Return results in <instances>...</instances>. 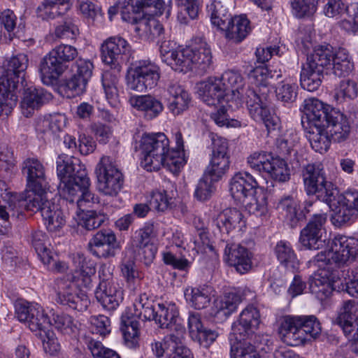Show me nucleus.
Instances as JSON below:
<instances>
[{"instance_id":"f257e3e1","label":"nucleus","mask_w":358,"mask_h":358,"mask_svg":"<svg viewBox=\"0 0 358 358\" xmlns=\"http://www.w3.org/2000/svg\"><path fill=\"white\" fill-rule=\"evenodd\" d=\"M220 78L229 93V107L236 110L246 103L250 115L256 122H262L268 131L275 130L280 127V119L271 113L268 108L267 89H245V80L241 74L236 71L229 70L223 73Z\"/></svg>"},{"instance_id":"f03ea898","label":"nucleus","mask_w":358,"mask_h":358,"mask_svg":"<svg viewBox=\"0 0 358 358\" xmlns=\"http://www.w3.org/2000/svg\"><path fill=\"white\" fill-rule=\"evenodd\" d=\"M57 176L60 180L59 188L64 199L69 203L76 201L78 208L90 207L98 202L90 190V182L87 171L77 158L60 155L57 160Z\"/></svg>"},{"instance_id":"7ed1b4c3","label":"nucleus","mask_w":358,"mask_h":358,"mask_svg":"<svg viewBox=\"0 0 358 358\" xmlns=\"http://www.w3.org/2000/svg\"><path fill=\"white\" fill-rule=\"evenodd\" d=\"M141 165L148 171H158L162 166L178 172L185 164L180 157L169 155V141L164 133L145 134L141 139Z\"/></svg>"},{"instance_id":"20e7f679","label":"nucleus","mask_w":358,"mask_h":358,"mask_svg":"<svg viewBox=\"0 0 358 358\" xmlns=\"http://www.w3.org/2000/svg\"><path fill=\"white\" fill-rule=\"evenodd\" d=\"M304 103L308 117L312 121L321 120L332 141L341 143L349 137L351 126L346 115L317 99H306Z\"/></svg>"},{"instance_id":"39448f33","label":"nucleus","mask_w":358,"mask_h":358,"mask_svg":"<svg viewBox=\"0 0 358 358\" xmlns=\"http://www.w3.org/2000/svg\"><path fill=\"white\" fill-rule=\"evenodd\" d=\"M279 331L287 345L299 346L317 338L321 333V324L314 315L286 316Z\"/></svg>"},{"instance_id":"423d86ee","label":"nucleus","mask_w":358,"mask_h":358,"mask_svg":"<svg viewBox=\"0 0 358 358\" xmlns=\"http://www.w3.org/2000/svg\"><path fill=\"white\" fill-rule=\"evenodd\" d=\"M78 55V50L71 45L60 44L52 48L39 64V73L43 83L48 86L54 85Z\"/></svg>"},{"instance_id":"0eeeda50","label":"nucleus","mask_w":358,"mask_h":358,"mask_svg":"<svg viewBox=\"0 0 358 358\" xmlns=\"http://www.w3.org/2000/svg\"><path fill=\"white\" fill-rule=\"evenodd\" d=\"M259 310L254 306H248L241 313L238 319L231 326L229 334L231 350L234 348L245 350L248 346L255 347L258 342L255 332L260 324Z\"/></svg>"},{"instance_id":"6e6552de","label":"nucleus","mask_w":358,"mask_h":358,"mask_svg":"<svg viewBox=\"0 0 358 358\" xmlns=\"http://www.w3.org/2000/svg\"><path fill=\"white\" fill-rule=\"evenodd\" d=\"M302 177L306 193L308 196H315L318 200L331 208L336 200L338 191L335 185L327 178L321 165H306L303 169Z\"/></svg>"},{"instance_id":"1a4fd4ad","label":"nucleus","mask_w":358,"mask_h":358,"mask_svg":"<svg viewBox=\"0 0 358 358\" xmlns=\"http://www.w3.org/2000/svg\"><path fill=\"white\" fill-rule=\"evenodd\" d=\"M316 258L317 262L334 264L338 268H348L358 262V238L337 234L331 240L328 252L319 253Z\"/></svg>"},{"instance_id":"9d476101","label":"nucleus","mask_w":358,"mask_h":358,"mask_svg":"<svg viewBox=\"0 0 358 358\" xmlns=\"http://www.w3.org/2000/svg\"><path fill=\"white\" fill-rule=\"evenodd\" d=\"M22 172L27 178L25 202L36 203L49 189L45 166L38 159L28 158L22 164Z\"/></svg>"},{"instance_id":"9b49d317","label":"nucleus","mask_w":358,"mask_h":358,"mask_svg":"<svg viewBox=\"0 0 358 358\" xmlns=\"http://www.w3.org/2000/svg\"><path fill=\"white\" fill-rule=\"evenodd\" d=\"M161 76L158 65L149 59L135 62L127 71V86L130 90L145 92L157 85Z\"/></svg>"},{"instance_id":"f8f14e48","label":"nucleus","mask_w":358,"mask_h":358,"mask_svg":"<svg viewBox=\"0 0 358 358\" xmlns=\"http://www.w3.org/2000/svg\"><path fill=\"white\" fill-rule=\"evenodd\" d=\"M28 57L25 54H18L10 57L0 69V91L8 96L14 95L18 100L17 90L19 83H25V71L28 66Z\"/></svg>"},{"instance_id":"ddd939ff","label":"nucleus","mask_w":358,"mask_h":358,"mask_svg":"<svg viewBox=\"0 0 358 358\" xmlns=\"http://www.w3.org/2000/svg\"><path fill=\"white\" fill-rule=\"evenodd\" d=\"M97 189L103 194L115 196L123 187L124 177L109 157H102L95 168Z\"/></svg>"},{"instance_id":"4468645a","label":"nucleus","mask_w":358,"mask_h":358,"mask_svg":"<svg viewBox=\"0 0 358 358\" xmlns=\"http://www.w3.org/2000/svg\"><path fill=\"white\" fill-rule=\"evenodd\" d=\"M14 306L15 316L20 322L24 323L32 331H45L50 322L41 305L19 299Z\"/></svg>"},{"instance_id":"2eb2a0df","label":"nucleus","mask_w":358,"mask_h":358,"mask_svg":"<svg viewBox=\"0 0 358 358\" xmlns=\"http://www.w3.org/2000/svg\"><path fill=\"white\" fill-rule=\"evenodd\" d=\"M93 69V63L90 59L79 58L71 66L73 75L62 85L68 98L80 96L86 91Z\"/></svg>"},{"instance_id":"dca6fc26","label":"nucleus","mask_w":358,"mask_h":358,"mask_svg":"<svg viewBox=\"0 0 358 358\" xmlns=\"http://www.w3.org/2000/svg\"><path fill=\"white\" fill-rule=\"evenodd\" d=\"M164 5L163 0H124L118 7L124 21L136 22L145 15H162Z\"/></svg>"},{"instance_id":"f3484780","label":"nucleus","mask_w":358,"mask_h":358,"mask_svg":"<svg viewBox=\"0 0 358 358\" xmlns=\"http://www.w3.org/2000/svg\"><path fill=\"white\" fill-rule=\"evenodd\" d=\"M37 203L25 202L27 210L40 211L44 224L49 231L55 232L59 230L65 224V217L58 204L51 201L48 194L37 199Z\"/></svg>"},{"instance_id":"a211bd4d","label":"nucleus","mask_w":358,"mask_h":358,"mask_svg":"<svg viewBox=\"0 0 358 358\" xmlns=\"http://www.w3.org/2000/svg\"><path fill=\"white\" fill-rule=\"evenodd\" d=\"M55 289L57 294L56 301L73 310L84 311L90 305L86 294L78 291L74 284L64 279H57Z\"/></svg>"},{"instance_id":"6ab92c4d","label":"nucleus","mask_w":358,"mask_h":358,"mask_svg":"<svg viewBox=\"0 0 358 358\" xmlns=\"http://www.w3.org/2000/svg\"><path fill=\"white\" fill-rule=\"evenodd\" d=\"M327 218V213H316L301 231L299 242L305 249L318 250L324 245V241L322 238Z\"/></svg>"},{"instance_id":"aec40b11","label":"nucleus","mask_w":358,"mask_h":358,"mask_svg":"<svg viewBox=\"0 0 358 358\" xmlns=\"http://www.w3.org/2000/svg\"><path fill=\"white\" fill-rule=\"evenodd\" d=\"M101 57L103 62L110 66H122L125 57L131 52L129 43L120 36H110L101 45Z\"/></svg>"},{"instance_id":"412c9836","label":"nucleus","mask_w":358,"mask_h":358,"mask_svg":"<svg viewBox=\"0 0 358 358\" xmlns=\"http://www.w3.org/2000/svg\"><path fill=\"white\" fill-rule=\"evenodd\" d=\"M217 77H210L199 85L198 94L203 102L210 106L218 108V106L231 103L229 93L226 87Z\"/></svg>"},{"instance_id":"4be33fe9","label":"nucleus","mask_w":358,"mask_h":358,"mask_svg":"<svg viewBox=\"0 0 358 358\" xmlns=\"http://www.w3.org/2000/svg\"><path fill=\"white\" fill-rule=\"evenodd\" d=\"M301 123L306 129H308L307 138L312 148L320 153L327 152L332 139L321 120L312 121L304 108V115L302 117Z\"/></svg>"},{"instance_id":"5701e85b","label":"nucleus","mask_w":358,"mask_h":358,"mask_svg":"<svg viewBox=\"0 0 358 358\" xmlns=\"http://www.w3.org/2000/svg\"><path fill=\"white\" fill-rule=\"evenodd\" d=\"M257 187L258 182L250 173L238 172L231 180L229 191L234 200L245 204L246 200L254 196Z\"/></svg>"},{"instance_id":"b1692460","label":"nucleus","mask_w":358,"mask_h":358,"mask_svg":"<svg viewBox=\"0 0 358 358\" xmlns=\"http://www.w3.org/2000/svg\"><path fill=\"white\" fill-rule=\"evenodd\" d=\"M224 259L227 264L240 274H245L252 268V253L241 244H227Z\"/></svg>"},{"instance_id":"393cba45","label":"nucleus","mask_w":358,"mask_h":358,"mask_svg":"<svg viewBox=\"0 0 358 358\" xmlns=\"http://www.w3.org/2000/svg\"><path fill=\"white\" fill-rule=\"evenodd\" d=\"M21 86L23 87V94L20 105L22 113L26 117L31 115L35 110L51 99V94L43 88L28 85L26 82Z\"/></svg>"},{"instance_id":"a878e982","label":"nucleus","mask_w":358,"mask_h":358,"mask_svg":"<svg viewBox=\"0 0 358 358\" xmlns=\"http://www.w3.org/2000/svg\"><path fill=\"white\" fill-rule=\"evenodd\" d=\"M188 328L192 340L206 348H209L219 336V333L216 330L203 326L201 315L198 313H189Z\"/></svg>"},{"instance_id":"bb28decb","label":"nucleus","mask_w":358,"mask_h":358,"mask_svg":"<svg viewBox=\"0 0 358 358\" xmlns=\"http://www.w3.org/2000/svg\"><path fill=\"white\" fill-rule=\"evenodd\" d=\"M130 103L148 120L159 117L164 109L162 101L150 94L134 96L130 99Z\"/></svg>"},{"instance_id":"cd10ccee","label":"nucleus","mask_w":358,"mask_h":358,"mask_svg":"<svg viewBox=\"0 0 358 358\" xmlns=\"http://www.w3.org/2000/svg\"><path fill=\"white\" fill-rule=\"evenodd\" d=\"M95 296L103 308L114 310L123 301V290L118 282H108L96 287Z\"/></svg>"},{"instance_id":"c85d7f7f","label":"nucleus","mask_w":358,"mask_h":358,"mask_svg":"<svg viewBox=\"0 0 358 358\" xmlns=\"http://www.w3.org/2000/svg\"><path fill=\"white\" fill-rule=\"evenodd\" d=\"M191 70L206 71L212 64L211 50L208 43L202 38H196L189 46Z\"/></svg>"},{"instance_id":"c756f323","label":"nucleus","mask_w":358,"mask_h":358,"mask_svg":"<svg viewBox=\"0 0 358 358\" xmlns=\"http://www.w3.org/2000/svg\"><path fill=\"white\" fill-rule=\"evenodd\" d=\"M167 91L169 94L168 109L173 115H180L187 110L191 105L189 93L177 83H171Z\"/></svg>"},{"instance_id":"7c9ffc66","label":"nucleus","mask_w":358,"mask_h":358,"mask_svg":"<svg viewBox=\"0 0 358 358\" xmlns=\"http://www.w3.org/2000/svg\"><path fill=\"white\" fill-rule=\"evenodd\" d=\"M215 291L211 285H199L188 287L185 290V297L188 304L196 310H202L209 306Z\"/></svg>"},{"instance_id":"2f4dec72","label":"nucleus","mask_w":358,"mask_h":358,"mask_svg":"<svg viewBox=\"0 0 358 358\" xmlns=\"http://www.w3.org/2000/svg\"><path fill=\"white\" fill-rule=\"evenodd\" d=\"M337 320L345 336L352 334L358 329V302L344 301L338 310Z\"/></svg>"},{"instance_id":"473e14b6","label":"nucleus","mask_w":358,"mask_h":358,"mask_svg":"<svg viewBox=\"0 0 358 358\" xmlns=\"http://www.w3.org/2000/svg\"><path fill=\"white\" fill-rule=\"evenodd\" d=\"M298 203L291 195L282 196L278 201L277 208L285 212V217L291 227H296L299 222L303 221L306 214L310 212V209L306 208L303 205V209L297 208Z\"/></svg>"},{"instance_id":"72a5a7b5","label":"nucleus","mask_w":358,"mask_h":358,"mask_svg":"<svg viewBox=\"0 0 358 358\" xmlns=\"http://www.w3.org/2000/svg\"><path fill=\"white\" fill-rule=\"evenodd\" d=\"M298 203L291 195L282 196L278 201L277 208L285 212V217L291 227H296L299 222L303 221L306 214L310 212V209L306 208L303 205V209L297 208Z\"/></svg>"},{"instance_id":"f704fd0d","label":"nucleus","mask_w":358,"mask_h":358,"mask_svg":"<svg viewBox=\"0 0 358 358\" xmlns=\"http://www.w3.org/2000/svg\"><path fill=\"white\" fill-rule=\"evenodd\" d=\"M122 66H110L102 74L101 83L108 103L115 107L119 103L118 85Z\"/></svg>"},{"instance_id":"c9c22d12","label":"nucleus","mask_w":358,"mask_h":358,"mask_svg":"<svg viewBox=\"0 0 358 358\" xmlns=\"http://www.w3.org/2000/svg\"><path fill=\"white\" fill-rule=\"evenodd\" d=\"M153 317L148 320H154L162 329H169L181 324L177 306L173 303H157Z\"/></svg>"},{"instance_id":"e433bc0d","label":"nucleus","mask_w":358,"mask_h":358,"mask_svg":"<svg viewBox=\"0 0 358 358\" xmlns=\"http://www.w3.org/2000/svg\"><path fill=\"white\" fill-rule=\"evenodd\" d=\"M213 223L222 233L229 234L238 228L241 230L245 226L242 213L236 208H227L219 213Z\"/></svg>"},{"instance_id":"4c0bfd02","label":"nucleus","mask_w":358,"mask_h":358,"mask_svg":"<svg viewBox=\"0 0 358 358\" xmlns=\"http://www.w3.org/2000/svg\"><path fill=\"white\" fill-rule=\"evenodd\" d=\"M134 25V30L141 36L148 40L157 39V43L164 38L162 24L155 18H138L136 22H129Z\"/></svg>"},{"instance_id":"58836bf2","label":"nucleus","mask_w":358,"mask_h":358,"mask_svg":"<svg viewBox=\"0 0 358 358\" xmlns=\"http://www.w3.org/2000/svg\"><path fill=\"white\" fill-rule=\"evenodd\" d=\"M251 31L250 21L243 15L232 17L229 26L223 30L225 37L236 43L243 41Z\"/></svg>"},{"instance_id":"ea45409f","label":"nucleus","mask_w":358,"mask_h":358,"mask_svg":"<svg viewBox=\"0 0 358 358\" xmlns=\"http://www.w3.org/2000/svg\"><path fill=\"white\" fill-rule=\"evenodd\" d=\"M241 301L242 295L239 292L230 291L225 292L215 303V317L225 320L236 310Z\"/></svg>"},{"instance_id":"a19ab883","label":"nucleus","mask_w":358,"mask_h":358,"mask_svg":"<svg viewBox=\"0 0 358 358\" xmlns=\"http://www.w3.org/2000/svg\"><path fill=\"white\" fill-rule=\"evenodd\" d=\"M335 55L336 52L334 51V48L331 45H320L316 46L313 52L307 56L306 64L324 71L325 69L332 66Z\"/></svg>"},{"instance_id":"79ce46f5","label":"nucleus","mask_w":358,"mask_h":358,"mask_svg":"<svg viewBox=\"0 0 358 358\" xmlns=\"http://www.w3.org/2000/svg\"><path fill=\"white\" fill-rule=\"evenodd\" d=\"M274 253L279 263L287 270L292 272L298 270L299 261L289 242L285 240L277 242Z\"/></svg>"},{"instance_id":"37998d69","label":"nucleus","mask_w":358,"mask_h":358,"mask_svg":"<svg viewBox=\"0 0 358 358\" xmlns=\"http://www.w3.org/2000/svg\"><path fill=\"white\" fill-rule=\"evenodd\" d=\"M171 334L166 337L169 341L173 344V352L168 358H193L192 354L189 348L182 345L185 334V328L182 324L169 329Z\"/></svg>"},{"instance_id":"c03bdc74","label":"nucleus","mask_w":358,"mask_h":358,"mask_svg":"<svg viewBox=\"0 0 358 358\" xmlns=\"http://www.w3.org/2000/svg\"><path fill=\"white\" fill-rule=\"evenodd\" d=\"M309 289L310 292L320 301L326 299L331 295L333 288L326 271H321L312 277L309 282Z\"/></svg>"},{"instance_id":"a18cd8bd","label":"nucleus","mask_w":358,"mask_h":358,"mask_svg":"<svg viewBox=\"0 0 358 358\" xmlns=\"http://www.w3.org/2000/svg\"><path fill=\"white\" fill-rule=\"evenodd\" d=\"M358 210L350 208L341 203L336 208L331 215V222L336 228H345L352 225L357 220Z\"/></svg>"},{"instance_id":"49530a36","label":"nucleus","mask_w":358,"mask_h":358,"mask_svg":"<svg viewBox=\"0 0 358 358\" xmlns=\"http://www.w3.org/2000/svg\"><path fill=\"white\" fill-rule=\"evenodd\" d=\"M324 71L304 64L300 73L301 86L309 92L316 91L322 83Z\"/></svg>"},{"instance_id":"de8ad7c7","label":"nucleus","mask_w":358,"mask_h":358,"mask_svg":"<svg viewBox=\"0 0 358 358\" xmlns=\"http://www.w3.org/2000/svg\"><path fill=\"white\" fill-rule=\"evenodd\" d=\"M266 166L267 169L264 177L269 178L278 182H285L289 180V169L285 159L273 157L270 163Z\"/></svg>"},{"instance_id":"09e8293b","label":"nucleus","mask_w":358,"mask_h":358,"mask_svg":"<svg viewBox=\"0 0 358 358\" xmlns=\"http://www.w3.org/2000/svg\"><path fill=\"white\" fill-rule=\"evenodd\" d=\"M139 323L127 314L122 315L120 320V330L125 343L130 348H135L138 343Z\"/></svg>"},{"instance_id":"8fccbe9b","label":"nucleus","mask_w":358,"mask_h":358,"mask_svg":"<svg viewBox=\"0 0 358 358\" xmlns=\"http://www.w3.org/2000/svg\"><path fill=\"white\" fill-rule=\"evenodd\" d=\"M207 10L210 16L212 24L222 31L226 29L232 17L222 2L213 1L210 5L207 6Z\"/></svg>"},{"instance_id":"3c124183","label":"nucleus","mask_w":358,"mask_h":358,"mask_svg":"<svg viewBox=\"0 0 358 358\" xmlns=\"http://www.w3.org/2000/svg\"><path fill=\"white\" fill-rule=\"evenodd\" d=\"M332 65L333 72L338 77H348L354 70V63L348 52L343 48L336 52Z\"/></svg>"},{"instance_id":"603ef678","label":"nucleus","mask_w":358,"mask_h":358,"mask_svg":"<svg viewBox=\"0 0 358 358\" xmlns=\"http://www.w3.org/2000/svg\"><path fill=\"white\" fill-rule=\"evenodd\" d=\"M229 165V157L211 155L204 173L211 177V180L219 181L228 171Z\"/></svg>"},{"instance_id":"864d4df0","label":"nucleus","mask_w":358,"mask_h":358,"mask_svg":"<svg viewBox=\"0 0 358 358\" xmlns=\"http://www.w3.org/2000/svg\"><path fill=\"white\" fill-rule=\"evenodd\" d=\"M96 203L97 202L95 203ZM94 203H93V204ZM71 204L75 206L77 210H80L83 212L79 224L87 230L90 231L99 228L107 220L106 215L101 212H97L96 210H86V212H85V209L88 207L80 209L77 206L76 201H74V203ZM92 203H90V206L89 208L92 207Z\"/></svg>"},{"instance_id":"5fc2aeb1","label":"nucleus","mask_w":358,"mask_h":358,"mask_svg":"<svg viewBox=\"0 0 358 358\" xmlns=\"http://www.w3.org/2000/svg\"><path fill=\"white\" fill-rule=\"evenodd\" d=\"M50 322L48 327L52 325L62 334L71 335L78 330L77 324L74 319L68 314L63 313H52Z\"/></svg>"},{"instance_id":"6e6d98bb","label":"nucleus","mask_w":358,"mask_h":358,"mask_svg":"<svg viewBox=\"0 0 358 358\" xmlns=\"http://www.w3.org/2000/svg\"><path fill=\"white\" fill-rule=\"evenodd\" d=\"M343 272L344 282L341 284L339 289L352 297L358 298V262Z\"/></svg>"},{"instance_id":"4d7b16f0","label":"nucleus","mask_w":358,"mask_h":358,"mask_svg":"<svg viewBox=\"0 0 358 358\" xmlns=\"http://www.w3.org/2000/svg\"><path fill=\"white\" fill-rule=\"evenodd\" d=\"M156 305L157 303L146 293L141 294L134 303L135 314L140 318L148 320L153 317Z\"/></svg>"},{"instance_id":"13d9d810","label":"nucleus","mask_w":358,"mask_h":358,"mask_svg":"<svg viewBox=\"0 0 358 358\" xmlns=\"http://www.w3.org/2000/svg\"><path fill=\"white\" fill-rule=\"evenodd\" d=\"M66 11L52 0H43L36 9L38 17L43 20H55L62 17Z\"/></svg>"},{"instance_id":"bf43d9fd","label":"nucleus","mask_w":358,"mask_h":358,"mask_svg":"<svg viewBox=\"0 0 358 358\" xmlns=\"http://www.w3.org/2000/svg\"><path fill=\"white\" fill-rule=\"evenodd\" d=\"M358 95L357 83L352 78L343 79L340 82L335 97L338 102L352 100Z\"/></svg>"},{"instance_id":"052dcab7","label":"nucleus","mask_w":358,"mask_h":358,"mask_svg":"<svg viewBox=\"0 0 358 358\" xmlns=\"http://www.w3.org/2000/svg\"><path fill=\"white\" fill-rule=\"evenodd\" d=\"M166 64L174 71L185 73L191 71L189 46L175 51L171 60H169Z\"/></svg>"},{"instance_id":"680f3d73","label":"nucleus","mask_w":358,"mask_h":358,"mask_svg":"<svg viewBox=\"0 0 358 358\" xmlns=\"http://www.w3.org/2000/svg\"><path fill=\"white\" fill-rule=\"evenodd\" d=\"M297 89L295 83H291L287 80L280 82L275 90L277 99L284 103H292L296 99Z\"/></svg>"},{"instance_id":"e2e57ef3","label":"nucleus","mask_w":358,"mask_h":358,"mask_svg":"<svg viewBox=\"0 0 358 358\" xmlns=\"http://www.w3.org/2000/svg\"><path fill=\"white\" fill-rule=\"evenodd\" d=\"M121 273L125 278L128 286L133 290L137 289L140 279L138 272L136 268L135 262L132 259H124L120 265Z\"/></svg>"},{"instance_id":"0e129e2a","label":"nucleus","mask_w":358,"mask_h":358,"mask_svg":"<svg viewBox=\"0 0 358 358\" xmlns=\"http://www.w3.org/2000/svg\"><path fill=\"white\" fill-rule=\"evenodd\" d=\"M24 203L25 198H22L17 203L10 202V203L0 206V218L3 223L8 222L10 217L14 220L19 218L20 215H22L23 210H27V204Z\"/></svg>"},{"instance_id":"69168bd1","label":"nucleus","mask_w":358,"mask_h":358,"mask_svg":"<svg viewBox=\"0 0 358 358\" xmlns=\"http://www.w3.org/2000/svg\"><path fill=\"white\" fill-rule=\"evenodd\" d=\"M272 155L264 151L255 152L248 157V164L255 172L262 176L267 169L266 164H269L272 159Z\"/></svg>"},{"instance_id":"338daca9","label":"nucleus","mask_w":358,"mask_h":358,"mask_svg":"<svg viewBox=\"0 0 358 358\" xmlns=\"http://www.w3.org/2000/svg\"><path fill=\"white\" fill-rule=\"evenodd\" d=\"M298 143V138L296 134L292 132L286 133L280 136L276 140V148L280 155L284 157L291 155L292 152L294 154L296 151L294 147Z\"/></svg>"},{"instance_id":"774afa93","label":"nucleus","mask_w":358,"mask_h":358,"mask_svg":"<svg viewBox=\"0 0 358 358\" xmlns=\"http://www.w3.org/2000/svg\"><path fill=\"white\" fill-rule=\"evenodd\" d=\"M250 201L246 200L245 204L247 210L250 214H254L259 217H265L268 214V209L267 205V199L264 194H261L257 197H250Z\"/></svg>"}]
</instances>
